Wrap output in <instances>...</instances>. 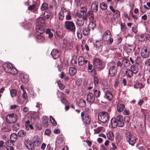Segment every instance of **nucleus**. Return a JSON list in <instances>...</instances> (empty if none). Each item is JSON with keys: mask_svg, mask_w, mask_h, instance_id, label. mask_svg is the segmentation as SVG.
Wrapping results in <instances>:
<instances>
[{"mask_svg": "<svg viewBox=\"0 0 150 150\" xmlns=\"http://www.w3.org/2000/svg\"><path fill=\"white\" fill-rule=\"evenodd\" d=\"M111 123L113 128H115L117 126L122 127L125 125L123 121L122 116L120 115H118L116 118H112L111 120Z\"/></svg>", "mask_w": 150, "mask_h": 150, "instance_id": "1", "label": "nucleus"}, {"mask_svg": "<svg viewBox=\"0 0 150 150\" xmlns=\"http://www.w3.org/2000/svg\"><path fill=\"white\" fill-rule=\"evenodd\" d=\"M3 68L5 71L12 75H15L17 74V70L13 67L12 64L11 63H8L4 64Z\"/></svg>", "mask_w": 150, "mask_h": 150, "instance_id": "2", "label": "nucleus"}, {"mask_svg": "<svg viewBox=\"0 0 150 150\" xmlns=\"http://www.w3.org/2000/svg\"><path fill=\"white\" fill-rule=\"evenodd\" d=\"M65 28L68 31L72 33H74L76 30V26L74 23L71 21H65L64 24Z\"/></svg>", "mask_w": 150, "mask_h": 150, "instance_id": "3", "label": "nucleus"}, {"mask_svg": "<svg viewBox=\"0 0 150 150\" xmlns=\"http://www.w3.org/2000/svg\"><path fill=\"white\" fill-rule=\"evenodd\" d=\"M126 140L129 144L132 145H134L136 142V137L132 134L127 132L126 134Z\"/></svg>", "mask_w": 150, "mask_h": 150, "instance_id": "4", "label": "nucleus"}, {"mask_svg": "<svg viewBox=\"0 0 150 150\" xmlns=\"http://www.w3.org/2000/svg\"><path fill=\"white\" fill-rule=\"evenodd\" d=\"M109 118V114L106 112H103L98 115V119L101 122L103 123H106L108 122Z\"/></svg>", "mask_w": 150, "mask_h": 150, "instance_id": "5", "label": "nucleus"}, {"mask_svg": "<svg viewBox=\"0 0 150 150\" xmlns=\"http://www.w3.org/2000/svg\"><path fill=\"white\" fill-rule=\"evenodd\" d=\"M17 119V116L15 114H9L6 117V121L8 123H12L16 122Z\"/></svg>", "mask_w": 150, "mask_h": 150, "instance_id": "6", "label": "nucleus"}, {"mask_svg": "<svg viewBox=\"0 0 150 150\" xmlns=\"http://www.w3.org/2000/svg\"><path fill=\"white\" fill-rule=\"evenodd\" d=\"M94 67L99 70H102L104 68V66L102 64L101 61L98 59H95L93 62Z\"/></svg>", "mask_w": 150, "mask_h": 150, "instance_id": "7", "label": "nucleus"}, {"mask_svg": "<svg viewBox=\"0 0 150 150\" xmlns=\"http://www.w3.org/2000/svg\"><path fill=\"white\" fill-rule=\"evenodd\" d=\"M81 115L82 120L85 123L89 124L90 123L91 121V118L89 115L86 114L85 115V117H84V113L81 112Z\"/></svg>", "mask_w": 150, "mask_h": 150, "instance_id": "8", "label": "nucleus"}, {"mask_svg": "<svg viewBox=\"0 0 150 150\" xmlns=\"http://www.w3.org/2000/svg\"><path fill=\"white\" fill-rule=\"evenodd\" d=\"M141 55L143 58H147L149 56V52L147 51V49L145 47H143L141 49Z\"/></svg>", "mask_w": 150, "mask_h": 150, "instance_id": "9", "label": "nucleus"}, {"mask_svg": "<svg viewBox=\"0 0 150 150\" xmlns=\"http://www.w3.org/2000/svg\"><path fill=\"white\" fill-rule=\"evenodd\" d=\"M45 31V29L42 25H37L36 27V33L37 35L42 34Z\"/></svg>", "mask_w": 150, "mask_h": 150, "instance_id": "10", "label": "nucleus"}, {"mask_svg": "<svg viewBox=\"0 0 150 150\" xmlns=\"http://www.w3.org/2000/svg\"><path fill=\"white\" fill-rule=\"evenodd\" d=\"M24 144L27 148L29 150L33 149L34 148L32 142L28 139H25V140Z\"/></svg>", "mask_w": 150, "mask_h": 150, "instance_id": "11", "label": "nucleus"}, {"mask_svg": "<svg viewBox=\"0 0 150 150\" xmlns=\"http://www.w3.org/2000/svg\"><path fill=\"white\" fill-rule=\"evenodd\" d=\"M22 97L24 99L25 101H22L20 99L19 100L20 103L21 104H25L28 100V95L26 93L25 91H24L23 92V93L22 94Z\"/></svg>", "mask_w": 150, "mask_h": 150, "instance_id": "12", "label": "nucleus"}, {"mask_svg": "<svg viewBox=\"0 0 150 150\" xmlns=\"http://www.w3.org/2000/svg\"><path fill=\"white\" fill-rule=\"evenodd\" d=\"M113 95L111 92L109 91H105L104 98L108 100H111L113 98Z\"/></svg>", "mask_w": 150, "mask_h": 150, "instance_id": "13", "label": "nucleus"}, {"mask_svg": "<svg viewBox=\"0 0 150 150\" xmlns=\"http://www.w3.org/2000/svg\"><path fill=\"white\" fill-rule=\"evenodd\" d=\"M109 73L111 76H113L116 74L117 70L115 66H112L110 67Z\"/></svg>", "mask_w": 150, "mask_h": 150, "instance_id": "14", "label": "nucleus"}, {"mask_svg": "<svg viewBox=\"0 0 150 150\" xmlns=\"http://www.w3.org/2000/svg\"><path fill=\"white\" fill-rule=\"evenodd\" d=\"M51 54L52 57L54 59L58 58L60 56V52L56 49H53L51 52Z\"/></svg>", "mask_w": 150, "mask_h": 150, "instance_id": "15", "label": "nucleus"}, {"mask_svg": "<svg viewBox=\"0 0 150 150\" xmlns=\"http://www.w3.org/2000/svg\"><path fill=\"white\" fill-rule=\"evenodd\" d=\"M78 63L79 65L82 66L83 65H85L88 62L87 59H85L82 56H80L78 58Z\"/></svg>", "mask_w": 150, "mask_h": 150, "instance_id": "16", "label": "nucleus"}, {"mask_svg": "<svg viewBox=\"0 0 150 150\" xmlns=\"http://www.w3.org/2000/svg\"><path fill=\"white\" fill-rule=\"evenodd\" d=\"M150 36L148 33H144L139 35V38L142 41H146L150 38Z\"/></svg>", "mask_w": 150, "mask_h": 150, "instance_id": "17", "label": "nucleus"}, {"mask_svg": "<svg viewBox=\"0 0 150 150\" xmlns=\"http://www.w3.org/2000/svg\"><path fill=\"white\" fill-rule=\"evenodd\" d=\"M21 81L25 83H27L28 81V76L26 74H21L20 76Z\"/></svg>", "mask_w": 150, "mask_h": 150, "instance_id": "18", "label": "nucleus"}, {"mask_svg": "<svg viewBox=\"0 0 150 150\" xmlns=\"http://www.w3.org/2000/svg\"><path fill=\"white\" fill-rule=\"evenodd\" d=\"M111 33L109 30H107L104 33L103 36V39L105 40L106 39H108L111 37Z\"/></svg>", "mask_w": 150, "mask_h": 150, "instance_id": "19", "label": "nucleus"}, {"mask_svg": "<svg viewBox=\"0 0 150 150\" xmlns=\"http://www.w3.org/2000/svg\"><path fill=\"white\" fill-rule=\"evenodd\" d=\"M95 100V97L93 94L91 93H88L87 96V100L90 102H93Z\"/></svg>", "mask_w": 150, "mask_h": 150, "instance_id": "20", "label": "nucleus"}, {"mask_svg": "<svg viewBox=\"0 0 150 150\" xmlns=\"http://www.w3.org/2000/svg\"><path fill=\"white\" fill-rule=\"evenodd\" d=\"M13 142L10 141H7L6 143V144L7 146V147H6L7 150H13Z\"/></svg>", "mask_w": 150, "mask_h": 150, "instance_id": "21", "label": "nucleus"}, {"mask_svg": "<svg viewBox=\"0 0 150 150\" xmlns=\"http://www.w3.org/2000/svg\"><path fill=\"white\" fill-rule=\"evenodd\" d=\"M42 123L43 126L45 127H47L49 125L48 118L47 116H43L42 118Z\"/></svg>", "mask_w": 150, "mask_h": 150, "instance_id": "22", "label": "nucleus"}, {"mask_svg": "<svg viewBox=\"0 0 150 150\" xmlns=\"http://www.w3.org/2000/svg\"><path fill=\"white\" fill-rule=\"evenodd\" d=\"M25 125V129L27 130H29V128L31 129H33V127L30 124V121L29 120H28L26 122Z\"/></svg>", "mask_w": 150, "mask_h": 150, "instance_id": "23", "label": "nucleus"}, {"mask_svg": "<svg viewBox=\"0 0 150 150\" xmlns=\"http://www.w3.org/2000/svg\"><path fill=\"white\" fill-rule=\"evenodd\" d=\"M125 107V105L122 103H119L117 104V109L118 112H121L124 109Z\"/></svg>", "mask_w": 150, "mask_h": 150, "instance_id": "24", "label": "nucleus"}, {"mask_svg": "<svg viewBox=\"0 0 150 150\" xmlns=\"http://www.w3.org/2000/svg\"><path fill=\"white\" fill-rule=\"evenodd\" d=\"M78 105L81 107H83L86 105V101L83 99H81L77 101Z\"/></svg>", "mask_w": 150, "mask_h": 150, "instance_id": "25", "label": "nucleus"}, {"mask_svg": "<svg viewBox=\"0 0 150 150\" xmlns=\"http://www.w3.org/2000/svg\"><path fill=\"white\" fill-rule=\"evenodd\" d=\"M140 59V57H132L129 58V59L130 61V62L132 64H134V63L138 64V63L137 62V61L138 60H139Z\"/></svg>", "mask_w": 150, "mask_h": 150, "instance_id": "26", "label": "nucleus"}, {"mask_svg": "<svg viewBox=\"0 0 150 150\" xmlns=\"http://www.w3.org/2000/svg\"><path fill=\"white\" fill-rule=\"evenodd\" d=\"M84 20L83 18H79L76 22V24L79 26L81 27L84 24Z\"/></svg>", "mask_w": 150, "mask_h": 150, "instance_id": "27", "label": "nucleus"}, {"mask_svg": "<svg viewBox=\"0 0 150 150\" xmlns=\"http://www.w3.org/2000/svg\"><path fill=\"white\" fill-rule=\"evenodd\" d=\"M98 4L97 2H94L92 4L91 8L93 11L95 12H96L98 9Z\"/></svg>", "mask_w": 150, "mask_h": 150, "instance_id": "28", "label": "nucleus"}, {"mask_svg": "<svg viewBox=\"0 0 150 150\" xmlns=\"http://www.w3.org/2000/svg\"><path fill=\"white\" fill-rule=\"evenodd\" d=\"M55 32L53 29L51 30L50 29H47L46 30V34H48V37L50 38H52L53 36V33Z\"/></svg>", "mask_w": 150, "mask_h": 150, "instance_id": "29", "label": "nucleus"}, {"mask_svg": "<svg viewBox=\"0 0 150 150\" xmlns=\"http://www.w3.org/2000/svg\"><path fill=\"white\" fill-rule=\"evenodd\" d=\"M133 47L132 45L129 44H126L124 47V49L126 50L128 52H131L132 51Z\"/></svg>", "mask_w": 150, "mask_h": 150, "instance_id": "30", "label": "nucleus"}, {"mask_svg": "<svg viewBox=\"0 0 150 150\" xmlns=\"http://www.w3.org/2000/svg\"><path fill=\"white\" fill-rule=\"evenodd\" d=\"M130 70L132 73L136 74L138 71V69L137 67L132 65L131 67Z\"/></svg>", "mask_w": 150, "mask_h": 150, "instance_id": "31", "label": "nucleus"}, {"mask_svg": "<svg viewBox=\"0 0 150 150\" xmlns=\"http://www.w3.org/2000/svg\"><path fill=\"white\" fill-rule=\"evenodd\" d=\"M37 22L38 23L37 25H42L45 23V20L43 18L40 17L37 19Z\"/></svg>", "mask_w": 150, "mask_h": 150, "instance_id": "32", "label": "nucleus"}, {"mask_svg": "<svg viewBox=\"0 0 150 150\" xmlns=\"http://www.w3.org/2000/svg\"><path fill=\"white\" fill-rule=\"evenodd\" d=\"M107 135L108 139L110 140H112L114 139V136L112 132L111 131L109 132L107 134Z\"/></svg>", "mask_w": 150, "mask_h": 150, "instance_id": "33", "label": "nucleus"}, {"mask_svg": "<svg viewBox=\"0 0 150 150\" xmlns=\"http://www.w3.org/2000/svg\"><path fill=\"white\" fill-rule=\"evenodd\" d=\"M45 40V38L41 35H37L36 37L37 41L39 42H42Z\"/></svg>", "mask_w": 150, "mask_h": 150, "instance_id": "34", "label": "nucleus"}, {"mask_svg": "<svg viewBox=\"0 0 150 150\" xmlns=\"http://www.w3.org/2000/svg\"><path fill=\"white\" fill-rule=\"evenodd\" d=\"M1 130L3 132H8L11 131V128L9 126L6 125L2 128Z\"/></svg>", "mask_w": 150, "mask_h": 150, "instance_id": "35", "label": "nucleus"}, {"mask_svg": "<svg viewBox=\"0 0 150 150\" xmlns=\"http://www.w3.org/2000/svg\"><path fill=\"white\" fill-rule=\"evenodd\" d=\"M10 138L11 141L14 142L17 139V135L14 133H13L11 135Z\"/></svg>", "mask_w": 150, "mask_h": 150, "instance_id": "36", "label": "nucleus"}, {"mask_svg": "<svg viewBox=\"0 0 150 150\" xmlns=\"http://www.w3.org/2000/svg\"><path fill=\"white\" fill-rule=\"evenodd\" d=\"M69 71V74L72 76L74 75L76 73V71L74 67L70 68Z\"/></svg>", "mask_w": 150, "mask_h": 150, "instance_id": "37", "label": "nucleus"}, {"mask_svg": "<svg viewBox=\"0 0 150 150\" xmlns=\"http://www.w3.org/2000/svg\"><path fill=\"white\" fill-rule=\"evenodd\" d=\"M96 26V23L92 22H90L88 25L89 28L90 30H93Z\"/></svg>", "mask_w": 150, "mask_h": 150, "instance_id": "38", "label": "nucleus"}, {"mask_svg": "<svg viewBox=\"0 0 150 150\" xmlns=\"http://www.w3.org/2000/svg\"><path fill=\"white\" fill-rule=\"evenodd\" d=\"M122 63L123 65L125 67L129 66L130 64V62H128V60L126 58H124L122 59Z\"/></svg>", "mask_w": 150, "mask_h": 150, "instance_id": "39", "label": "nucleus"}, {"mask_svg": "<svg viewBox=\"0 0 150 150\" xmlns=\"http://www.w3.org/2000/svg\"><path fill=\"white\" fill-rule=\"evenodd\" d=\"M18 134L19 137H23L26 135V133L24 130H22L19 131Z\"/></svg>", "mask_w": 150, "mask_h": 150, "instance_id": "40", "label": "nucleus"}, {"mask_svg": "<svg viewBox=\"0 0 150 150\" xmlns=\"http://www.w3.org/2000/svg\"><path fill=\"white\" fill-rule=\"evenodd\" d=\"M103 43L101 41H96V42L95 45L96 47L98 48H101L103 45Z\"/></svg>", "mask_w": 150, "mask_h": 150, "instance_id": "41", "label": "nucleus"}, {"mask_svg": "<svg viewBox=\"0 0 150 150\" xmlns=\"http://www.w3.org/2000/svg\"><path fill=\"white\" fill-rule=\"evenodd\" d=\"M91 30L89 28H85L83 30V33L84 35H88L89 33Z\"/></svg>", "mask_w": 150, "mask_h": 150, "instance_id": "42", "label": "nucleus"}, {"mask_svg": "<svg viewBox=\"0 0 150 150\" xmlns=\"http://www.w3.org/2000/svg\"><path fill=\"white\" fill-rule=\"evenodd\" d=\"M52 16V13L50 12L46 11L44 13V17L46 19L50 18Z\"/></svg>", "mask_w": 150, "mask_h": 150, "instance_id": "43", "label": "nucleus"}, {"mask_svg": "<svg viewBox=\"0 0 150 150\" xmlns=\"http://www.w3.org/2000/svg\"><path fill=\"white\" fill-rule=\"evenodd\" d=\"M100 8L103 10H105L107 8V5L104 2L101 3L100 5Z\"/></svg>", "mask_w": 150, "mask_h": 150, "instance_id": "44", "label": "nucleus"}, {"mask_svg": "<svg viewBox=\"0 0 150 150\" xmlns=\"http://www.w3.org/2000/svg\"><path fill=\"white\" fill-rule=\"evenodd\" d=\"M48 6V5L46 3H43L41 6V10L42 11H44L47 9Z\"/></svg>", "mask_w": 150, "mask_h": 150, "instance_id": "45", "label": "nucleus"}, {"mask_svg": "<svg viewBox=\"0 0 150 150\" xmlns=\"http://www.w3.org/2000/svg\"><path fill=\"white\" fill-rule=\"evenodd\" d=\"M95 96L96 97H99L100 95V91L97 89H93Z\"/></svg>", "mask_w": 150, "mask_h": 150, "instance_id": "46", "label": "nucleus"}, {"mask_svg": "<svg viewBox=\"0 0 150 150\" xmlns=\"http://www.w3.org/2000/svg\"><path fill=\"white\" fill-rule=\"evenodd\" d=\"M62 12L63 13H68L69 12V10L68 9H67L65 7L64 5L63 4L62 5L61 7Z\"/></svg>", "mask_w": 150, "mask_h": 150, "instance_id": "47", "label": "nucleus"}, {"mask_svg": "<svg viewBox=\"0 0 150 150\" xmlns=\"http://www.w3.org/2000/svg\"><path fill=\"white\" fill-rule=\"evenodd\" d=\"M103 129L102 127H98L94 130L95 134H98L101 132Z\"/></svg>", "mask_w": 150, "mask_h": 150, "instance_id": "48", "label": "nucleus"}, {"mask_svg": "<svg viewBox=\"0 0 150 150\" xmlns=\"http://www.w3.org/2000/svg\"><path fill=\"white\" fill-rule=\"evenodd\" d=\"M10 93L12 97L15 96L17 93L16 90L15 89H12L10 91Z\"/></svg>", "mask_w": 150, "mask_h": 150, "instance_id": "49", "label": "nucleus"}, {"mask_svg": "<svg viewBox=\"0 0 150 150\" xmlns=\"http://www.w3.org/2000/svg\"><path fill=\"white\" fill-rule=\"evenodd\" d=\"M19 127L18 123H15L12 126V128L13 130L16 131L19 129Z\"/></svg>", "mask_w": 150, "mask_h": 150, "instance_id": "50", "label": "nucleus"}, {"mask_svg": "<svg viewBox=\"0 0 150 150\" xmlns=\"http://www.w3.org/2000/svg\"><path fill=\"white\" fill-rule=\"evenodd\" d=\"M64 43L66 44L67 47H71L72 46V44H71V42L70 41V40L68 41H67L66 42V40L64 39Z\"/></svg>", "mask_w": 150, "mask_h": 150, "instance_id": "51", "label": "nucleus"}, {"mask_svg": "<svg viewBox=\"0 0 150 150\" xmlns=\"http://www.w3.org/2000/svg\"><path fill=\"white\" fill-rule=\"evenodd\" d=\"M88 72L91 75L93 76H95L96 74V71L95 69H93L90 71H88Z\"/></svg>", "mask_w": 150, "mask_h": 150, "instance_id": "52", "label": "nucleus"}, {"mask_svg": "<svg viewBox=\"0 0 150 150\" xmlns=\"http://www.w3.org/2000/svg\"><path fill=\"white\" fill-rule=\"evenodd\" d=\"M58 16L59 20H62L64 18V13L63 12H60L58 14Z\"/></svg>", "mask_w": 150, "mask_h": 150, "instance_id": "53", "label": "nucleus"}, {"mask_svg": "<svg viewBox=\"0 0 150 150\" xmlns=\"http://www.w3.org/2000/svg\"><path fill=\"white\" fill-rule=\"evenodd\" d=\"M28 9L30 10H34L35 11V12L36 10L37 9V8H36L35 5L33 4L31 5L28 8Z\"/></svg>", "mask_w": 150, "mask_h": 150, "instance_id": "54", "label": "nucleus"}, {"mask_svg": "<svg viewBox=\"0 0 150 150\" xmlns=\"http://www.w3.org/2000/svg\"><path fill=\"white\" fill-rule=\"evenodd\" d=\"M50 120L51 123L54 126H56L57 125V122L52 116H50Z\"/></svg>", "mask_w": 150, "mask_h": 150, "instance_id": "55", "label": "nucleus"}, {"mask_svg": "<svg viewBox=\"0 0 150 150\" xmlns=\"http://www.w3.org/2000/svg\"><path fill=\"white\" fill-rule=\"evenodd\" d=\"M57 83L59 88L61 90H63L64 87V86L61 83V81H57Z\"/></svg>", "mask_w": 150, "mask_h": 150, "instance_id": "56", "label": "nucleus"}, {"mask_svg": "<svg viewBox=\"0 0 150 150\" xmlns=\"http://www.w3.org/2000/svg\"><path fill=\"white\" fill-rule=\"evenodd\" d=\"M63 139L61 137H59L57 140L56 141V142L58 144H59L63 142Z\"/></svg>", "mask_w": 150, "mask_h": 150, "instance_id": "57", "label": "nucleus"}, {"mask_svg": "<svg viewBox=\"0 0 150 150\" xmlns=\"http://www.w3.org/2000/svg\"><path fill=\"white\" fill-rule=\"evenodd\" d=\"M142 84L140 83H137L135 84L134 87L135 88H141L142 87Z\"/></svg>", "mask_w": 150, "mask_h": 150, "instance_id": "58", "label": "nucleus"}, {"mask_svg": "<svg viewBox=\"0 0 150 150\" xmlns=\"http://www.w3.org/2000/svg\"><path fill=\"white\" fill-rule=\"evenodd\" d=\"M6 146L4 144V143L1 140L0 141V149H5V147Z\"/></svg>", "mask_w": 150, "mask_h": 150, "instance_id": "59", "label": "nucleus"}, {"mask_svg": "<svg viewBox=\"0 0 150 150\" xmlns=\"http://www.w3.org/2000/svg\"><path fill=\"white\" fill-rule=\"evenodd\" d=\"M121 28L122 31H125L127 29V27L125 24L123 23L121 24Z\"/></svg>", "mask_w": 150, "mask_h": 150, "instance_id": "60", "label": "nucleus"}, {"mask_svg": "<svg viewBox=\"0 0 150 150\" xmlns=\"http://www.w3.org/2000/svg\"><path fill=\"white\" fill-rule=\"evenodd\" d=\"M67 15H66V18L67 20H70L71 19V18L70 14V12L69 11V12L68 13H67Z\"/></svg>", "mask_w": 150, "mask_h": 150, "instance_id": "61", "label": "nucleus"}, {"mask_svg": "<svg viewBox=\"0 0 150 150\" xmlns=\"http://www.w3.org/2000/svg\"><path fill=\"white\" fill-rule=\"evenodd\" d=\"M105 40L108 41L109 44L112 43L113 42V39L111 37L108 39H106Z\"/></svg>", "mask_w": 150, "mask_h": 150, "instance_id": "62", "label": "nucleus"}, {"mask_svg": "<svg viewBox=\"0 0 150 150\" xmlns=\"http://www.w3.org/2000/svg\"><path fill=\"white\" fill-rule=\"evenodd\" d=\"M86 11L87 9L84 6L82 7L81 8L80 12L81 13H84L86 12Z\"/></svg>", "mask_w": 150, "mask_h": 150, "instance_id": "63", "label": "nucleus"}, {"mask_svg": "<svg viewBox=\"0 0 150 150\" xmlns=\"http://www.w3.org/2000/svg\"><path fill=\"white\" fill-rule=\"evenodd\" d=\"M77 36L79 38H81L82 37V34L80 31H78L77 32Z\"/></svg>", "mask_w": 150, "mask_h": 150, "instance_id": "64", "label": "nucleus"}]
</instances>
